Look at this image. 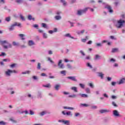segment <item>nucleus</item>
Here are the masks:
<instances>
[{"instance_id": "nucleus-38", "label": "nucleus", "mask_w": 125, "mask_h": 125, "mask_svg": "<svg viewBox=\"0 0 125 125\" xmlns=\"http://www.w3.org/2000/svg\"><path fill=\"white\" fill-rule=\"evenodd\" d=\"M61 74L62 75H63V76H66V71L62 70V71H61Z\"/></svg>"}, {"instance_id": "nucleus-18", "label": "nucleus", "mask_w": 125, "mask_h": 125, "mask_svg": "<svg viewBox=\"0 0 125 125\" xmlns=\"http://www.w3.org/2000/svg\"><path fill=\"white\" fill-rule=\"evenodd\" d=\"M46 114H47V112L46 111H43L40 113V115L41 117H42L43 116H44V115H46Z\"/></svg>"}, {"instance_id": "nucleus-56", "label": "nucleus", "mask_w": 125, "mask_h": 125, "mask_svg": "<svg viewBox=\"0 0 125 125\" xmlns=\"http://www.w3.org/2000/svg\"><path fill=\"white\" fill-rule=\"evenodd\" d=\"M16 65V64L15 63H13L10 65V67L11 68H14V67H15Z\"/></svg>"}, {"instance_id": "nucleus-17", "label": "nucleus", "mask_w": 125, "mask_h": 125, "mask_svg": "<svg viewBox=\"0 0 125 125\" xmlns=\"http://www.w3.org/2000/svg\"><path fill=\"white\" fill-rule=\"evenodd\" d=\"M79 95L83 98H87V97H88V95L85 94H79Z\"/></svg>"}, {"instance_id": "nucleus-61", "label": "nucleus", "mask_w": 125, "mask_h": 125, "mask_svg": "<svg viewBox=\"0 0 125 125\" xmlns=\"http://www.w3.org/2000/svg\"><path fill=\"white\" fill-rule=\"evenodd\" d=\"M41 76L42 77H47V75L44 73H42Z\"/></svg>"}, {"instance_id": "nucleus-24", "label": "nucleus", "mask_w": 125, "mask_h": 125, "mask_svg": "<svg viewBox=\"0 0 125 125\" xmlns=\"http://www.w3.org/2000/svg\"><path fill=\"white\" fill-rule=\"evenodd\" d=\"M28 20L31 21V20H33V21H35V18H32V16L31 15H29L28 16Z\"/></svg>"}, {"instance_id": "nucleus-6", "label": "nucleus", "mask_w": 125, "mask_h": 125, "mask_svg": "<svg viewBox=\"0 0 125 125\" xmlns=\"http://www.w3.org/2000/svg\"><path fill=\"white\" fill-rule=\"evenodd\" d=\"M58 66L60 69H64L65 66L64 63H62V60H60L58 63Z\"/></svg>"}, {"instance_id": "nucleus-49", "label": "nucleus", "mask_w": 125, "mask_h": 125, "mask_svg": "<svg viewBox=\"0 0 125 125\" xmlns=\"http://www.w3.org/2000/svg\"><path fill=\"white\" fill-rule=\"evenodd\" d=\"M112 105H113V106H114V107H118V105L116 104V103L115 102H112Z\"/></svg>"}, {"instance_id": "nucleus-36", "label": "nucleus", "mask_w": 125, "mask_h": 125, "mask_svg": "<svg viewBox=\"0 0 125 125\" xmlns=\"http://www.w3.org/2000/svg\"><path fill=\"white\" fill-rule=\"evenodd\" d=\"M76 97L77 95L76 94L70 95L68 96V97H69L70 98H74Z\"/></svg>"}, {"instance_id": "nucleus-34", "label": "nucleus", "mask_w": 125, "mask_h": 125, "mask_svg": "<svg viewBox=\"0 0 125 125\" xmlns=\"http://www.w3.org/2000/svg\"><path fill=\"white\" fill-rule=\"evenodd\" d=\"M87 67H88L90 69H92V65L90 64V63L87 62L86 63Z\"/></svg>"}, {"instance_id": "nucleus-57", "label": "nucleus", "mask_w": 125, "mask_h": 125, "mask_svg": "<svg viewBox=\"0 0 125 125\" xmlns=\"http://www.w3.org/2000/svg\"><path fill=\"white\" fill-rule=\"evenodd\" d=\"M116 84H117V82H112L111 83V85H112L113 86H115V85H116Z\"/></svg>"}, {"instance_id": "nucleus-8", "label": "nucleus", "mask_w": 125, "mask_h": 125, "mask_svg": "<svg viewBox=\"0 0 125 125\" xmlns=\"http://www.w3.org/2000/svg\"><path fill=\"white\" fill-rule=\"evenodd\" d=\"M58 122H59V123H62V124H64V125H70V121H69V120H60L58 121Z\"/></svg>"}, {"instance_id": "nucleus-46", "label": "nucleus", "mask_w": 125, "mask_h": 125, "mask_svg": "<svg viewBox=\"0 0 125 125\" xmlns=\"http://www.w3.org/2000/svg\"><path fill=\"white\" fill-rule=\"evenodd\" d=\"M48 61H49L50 63H52V64H54V62H53L52 60H51V59L50 58H48Z\"/></svg>"}, {"instance_id": "nucleus-11", "label": "nucleus", "mask_w": 125, "mask_h": 125, "mask_svg": "<svg viewBox=\"0 0 125 125\" xmlns=\"http://www.w3.org/2000/svg\"><path fill=\"white\" fill-rule=\"evenodd\" d=\"M68 80H71L73 82H78V80L76 78V76H68L67 77Z\"/></svg>"}, {"instance_id": "nucleus-15", "label": "nucleus", "mask_w": 125, "mask_h": 125, "mask_svg": "<svg viewBox=\"0 0 125 125\" xmlns=\"http://www.w3.org/2000/svg\"><path fill=\"white\" fill-rule=\"evenodd\" d=\"M28 45L29 46H32L33 45H35V42L32 40H30L28 41Z\"/></svg>"}, {"instance_id": "nucleus-32", "label": "nucleus", "mask_w": 125, "mask_h": 125, "mask_svg": "<svg viewBox=\"0 0 125 125\" xmlns=\"http://www.w3.org/2000/svg\"><path fill=\"white\" fill-rule=\"evenodd\" d=\"M24 36V34H19V37H20L21 38V40H22V41H25V38H24L23 37Z\"/></svg>"}, {"instance_id": "nucleus-45", "label": "nucleus", "mask_w": 125, "mask_h": 125, "mask_svg": "<svg viewBox=\"0 0 125 125\" xmlns=\"http://www.w3.org/2000/svg\"><path fill=\"white\" fill-rule=\"evenodd\" d=\"M109 62H111L112 63H114V62H116V60H115L114 59H113V58L110 59L109 60Z\"/></svg>"}, {"instance_id": "nucleus-27", "label": "nucleus", "mask_w": 125, "mask_h": 125, "mask_svg": "<svg viewBox=\"0 0 125 125\" xmlns=\"http://www.w3.org/2000/svg\"><path fill=\"white\" fill-rule=\"evenodd\" d=\"M30 73H31V71L29 70H27V71H24L23 72H22L21 74H22V75H26L27 74L28 75H29V74H30Z\"/></svg>"}, {"instance_id": "nucleus-3", "label": "nucleus", "mask_w": 125, "mask_h": 125, "mask_svg": "<svg viewBox=\"0 0 125 125\" xmlns=\"http://www.w3.org/2000/svg\"><path fill=\"white\" fill-rule=\"evenodd\" d=\"M98 2H99V3H103V4L104 5V8L107 9L109 13H113V12H114V11L113 9H112V7H111L110 5L107 4L106 3L103 2L102 0H99Z\"/></svg>"}, {"instance_id": "nucleus-26", "label": "nucleus", "mask_w": 125, "mask_h": 125, "mask_svg": "<svg viewBox=\"0 0 125 125\" xmlns=\"http://www.w3.org/2000/svg\"><path fill=\"white\" fill-rule=\"evenodd\" d=\"M11 20V18L10 17H8L5 18V21L6 22H10V21Z\"/></svg>"}, {"instance_id": "nucleus-29", "label": "nucleus", "mask_w": 125, "mask_h": 125, "mask_svg": "<svg viewBox=\"0 0 125 125\" xmlns=\"http://www.w3.org/2000/svg\"><path fill=\"white\" fill-rule=\"evenodd\" d=\"M10 121H11V122H12V123H13L14 124H16V123H17V121H16V120H14V118H13L12 117L10 118Z\"/></svg>"}, {"instance_id": "nucleus-63", "label": "nucleus", "mask_w": 125, "mask_h": 125, "mask_svg": "<svg viewBox=\"0 0 125 125\" xmlns=\"http://www.w3.org/2000/svg\"><path fill=\"white\" fill-rule=\"evenodd\" d=\"M29 112H30L29 113L30 115H34V114H35V112H34V111L32 110H30Z\"/></svg>"}, {"instance_id": "nucleus-60", "label": "nucleus", "mask_w": 125, "mask_h": 125, "mask_svg": "<svg viewBox=\"0 0 125 125\" xmlns=\"http://www.w3.org/2000/svg\"><path fill=\"white\" fill-rule=\"evenodd\" d=\"M5 55H6L5 54V53H4V52H2V53H1V54H0V57H1V56H5Z\"/></svg>"}, {"instance_id": "nucleus-28", "label": "nucleus", "mask_w": 125, "mask_h": 125, "mask_svg": "<svg viewBox=\"0 0 125 125\" xmlns=\"http://www.w3.org/2000/svg\"><path fill=\"white\" fill-rule=\"evenodd\" d=\"M42 26L43 28H44L45 29H48V28L47 26V25H46V24H45L44 23H42Z\"/></svg>"}, {"instance_id": "nucleus-13", "label": "nucleus", "mask_w": 125, "mask_h": 125, "mask_svg": "<svg viewBox=\"0 0 125 125\" xmlns=\"http://www.w3.org/2000/svg\"><path fill=\"white\" fill-rule=\"evenodd\" d=\"M109 112H110V110H108V109H101L100 110V113H101V114H104L105 113H109Z\"/></svg>"}, {"instance_id": "nucleus-1", "label": "nucleus", "mask_w": 125, "mask_h": 125, "mask_svg": "<svg viewBox=\"0 0 125 125\" xmlns=\"http://www.w3.org/2000/svg\"><path fill=\"white\" fill-rule=\"evenodd\" d=\"M0 43L2 45L4 49H8V48H12V45L8 42L7 40L0 41Z\"/></svg>"}, {"instance_id": "nucleus-44", "label": "nucleus", "mask_w": 125, "mask_h": 125, "mask_svg": "<svg viewBox=\"0 0 125 125\" xmlns=\"http://www.w3.org/2000/svg\"><path fill=\"white\" fill-rule=\"evenodd\" d=\"M16 2L17 3H22V2H23V0H16Z\"/></svg>"}, {"instance_id": "nucleus-59", "label": "nucleus", "mask_w": 125, "mask_h": 125, "mask_svg": "<svg viewBox=\"0 0 125 125\" xmlns=\"http://www.w3.org/2000/svg\"><path fill=\"white\" fill-rule=\"evenodd\" d=\"M48 53L49 55H51L53 54V52H52V51L51 50H50L49 51H48Z\"/></svg>"}, {"instance_id": "nucleus-14", "label": "nucleus", "mask_w": 125, "mask_h": 125, "mask_svg": "<svg viewBox=\"0 0 125 125\" xmlns=\"http://www.w3.org/2000/svg\"><path fill=\"white\" fill-rule=\"evenodd\" d=\"M98 77H100V78H101L102 80H103V79H104V74H103V72H98Z\"/></svg>"}, {"instance_id": "nucleus-41", "label": "nucleus", "mask_w": 125, "mask_h": 125, "mask_svg": "<svg viewBox=\"0 0 125 125\" xmlns=\"http://www.w3.org/2000/svg\"><path fill=\"white\" fill-rule=\"evenodd\" d=\"M38 97L39 98H42V93L41 92H38Z\"/></svg>"}, {"instance_id": "nucleus-35", "label": "nucleus", "mask_w": 125, "mask_h": 125, "mask_svg": "<svg viewBox=\"0 0 125 125\" xmlns=\"http://www.w3.org/2000/svg\"><path fill=\"white\" fill-rule=\"evenodd\" d=\"M55 18L56 20H60L61 19L62 17L60 16H56L55 17Z\"/></svg>"}, {"instance_id": "nucleus-33", "label": "nucleus", "mask_w": 125, "mask_h": 125, "mask_svg": "<svg viewBox=\"0 0 125 125\" xmlns=\"http://www.w3.org/2000/svg\"><path fill=\"white\" fill-rule=\"evenodd\" d=\"M24 36V34H19V37H20L21 38V40H22V41H25V38H24L23 37Z\"/></svg>"}, {"instance_id": "nucleus-9", "label": "nucleus", "mask_w": 125, "mask_h": 125, "mask_svg": "<svg viewBox=\"0 0 125 125\" xmlns=\"http://www.w3.org/2000/svg\"><path fill=\"white\" fill-rule=\"evenodd\" d=\"M113 115L114 117H121V115L119 113V111L117 110H114L113 111Z\"/></svg>"}, {"instance_id": "nucleus-10", "label": "nucleus", "mask_w": 125, "mask_h": 125, "mask_svg": "<svg viewBox=\"0 0 125 125\" xmlns=\"http://www.w3.org/2000/svg\"><path fill=\"white\" fill-rule=\"evenodd\" d=\"M5 74L7 77H10V76H11V74H12V70L8 69L5 72Z\"/></svg>"}, {"instance_id": "nucleus-43", "label": "nucleus", "mask_w": 125, "mask_h": 125, "mask_svg": "<svg viewBox=\"0 0 125 125\" xmlns=\"http://www.w3.org/2000/svg\"><path fill=\"white\" fill-rule=\"evenodd\" d=\"M96 46H97V47H101V46H102V44L101 43H97Z\"/></svg>"}, {"instance_id": "nucleus-20", "label": "nucleus", "mask_w": 125, "mask_h": 125, "mask_svg": "<svg viewBox=\"0 0 125 125\" xmlns=\"http://www.w3.org/2000/svg\"><path fill=\"white\" fill-rule=\"evenodd\" d=\"M76 33L77 35H83L84 33V30L77 31Z\"/></svg>"}, {"instance_id": "nucleus-50", "label": "nucleus", "mask_w": 125, "mask_h": 125, "mask_svg": "<svg viewBox=\"0 0 125 125\" xmlns=\"http://www.w3.org/2000/svg\"><path fill=\"white\" fill-rule=\"evenodd\" d=\"M61 2H62V3H63V5H66V1H65V0H61Z\"/></svg>"}, {"instance_id": "nucleus-40", "label": "nucleus", "mask_w": 125, "mask_h": 125, "mask_svg": "<svg viewBox=\"0 0 125 125\" xmlns=\"http://www.w3.org/2000/svg\"><path fill=\"white\" fill-rule=\"evenodd\" d=\"M85 91L86 93H90V89H89V88H86L85 89Z\"/></svg>"}, {"instance_id": "nucleus-22", "label": "nucleus", "mask_w": 125, "mask_h": 125, "mask_svg": "<svg viewBox=\"0 0 125 125\" xmlns=\"http://www.w3.org/2000/svg\"><path fill=\"white\" fill-rule=\"evenodd\" d=\"M89 105L85 104H81L80 107H89Z\"/></svg>"}, {"instance_id": "nucleus-19", "label": "nucleus", "mask_w": 125, "mask_h": 125, "mask_svg": "<svg viewBox=\"0 0 125 125\" xmlns=\"http://www.w3.org/2000/svg\"><path fill=\"white\" fill-rule=\"evenodd\" d=\"M63 109H67L68 110H75V108L74 107H71L69 106H63Z\"/></svg>"}, {"instance_id": "nucleus-54", "label": "nucleus", "mask_w": 125, "mask_h": 125, "mask_svg": "<svg viewBox=\"0 0 125 125\" xmlns=\"http://www.w3.org/2000/svg\"><path fill=\"white\" fill-rule=\"evenodd\" d=\"M111 99H113V100L117 99V96L115 95H112L111 96Z\"/></svg>"}, {"instance_id": "nucleus-30", "label": "nucleus", "mask_w": 125, "mask_h": 125, "mask_svg": "<svg viewBox=\"0 0 125 125\" xmlns=\"http://www.w3.org/2000/svg\"><path fill=\"white\" fill-rule=\"evenodd\" d=\"M71 89H72V90H74V91H75V92H78V89H77V87H72L71 88Z\"/></svg>"}, {"instance_id": "nucleus-16", "label": "nucleus", "mask_w": 125, "mask_h": 125, "mask_svg": "<svg viewBox=\"0 0 125 125\" xmlns=\"http://www.w3.org/2000/svg\"><path fill=\"white\" fill-rule=\"evenodd\" d=\"M125 78L121 79L118 82V84H123L125 83Z\"/></svg>"}, {"instance_id": "nucleus-31", "label": "nucleus", "mask_w": 125, "mask_h": 125, "mask_svg": "<svg viewBox=\"0 0 125 125\" xmlns=\"http://www.w3.org/2000/svg\"><path fill=\"white\" fill-rule=\"evenodd\" d=\"M59 87H60V84H56L55 85V88L56 90H59Z\"/></svg>"}, {"instance_id": "nucleus-23", "label": "nucleus", "mask_w": 125, "mask_h": 125, "mask_svg": "<svg viewBox=\"0 0 125 125\" xmlns=\"http://www.w3.org/2000/svg\"><path fill=\"white\" fill-rule=\"evenodd\" d=\"M43 87H46L47 88H50L51 87V85L50 83H48L45 85H43Z\"/></svg>"}, {"instance_id": "nucleus-48", "label": "nucleus", "mask_w": 125, "mask_h": 125, "mask_svg": "<svg viewBox=\"0 0 125 125\" xmlns=\"http://www.w3.org/2000/svg\"><path fill=\"white\" fill-rule=\"evenodd\" d=\"M13 45H14V46H17V45H18V43L15 42H12Z\"/></svg>"}, {"instance_id": "nucleus-58", "label": "nucleus", "mask_w": 125, "mask_h": 125, "mask_svg": "<svg viewBox=\"0 0 125 125\" xmlns=\"http://www.w3.org/2000/svg\"><path fill=\"white\" fill-rule=\"evenodd\" d=\"M66 66L68 69H72V66L70 64L68 63Z\"/></svg>"}, {"instance_id": "nucleus-42", "label": "nucleus", "mask_w": 125, "mask_h": 125, "mask_svg": "<svg viewBox=\"0 0 125 125\" xmlns=\"http://www.w3.org/2000/svg\"><path fill=\"white\" fill-rule=\"evenodd\" d=\"M21 114H25V115H27V114H29V111L27 110L22 111Z\"/></svg>"}, {"instance_id": "nucleus-39", "label": "nucleus", "mask_w": 125, "mask_h": 125, "mask_svg": "<svg viewBox=\"0 0 125 125\" xmlns=\"http://www.w3.org/2000/svg\"><path fill=\"white\" fill-rule=\"evenodd\" d=\"M79 85L80 87H81V88H83V89L84 88V86H85L84 84H83V83H80Z\"/></svg>"}, {"instance_id": "nucleus-62", "label": "nucleus", "mask_w": 125, "mask_h": 125, "mask_svg": "<svg viewBox=\"0 0 125 125\" xmlns=\"http://www.w3.org/2000/svg\"><path fill=\"white\" fill-rule=\"evenodd\" d=\"M91 108L94 109H97V106L96 105L92 106Z\"/></svg>"}, {"instance_id": "nucleus-64", "label": "nucleus", "mask_w": 125, "mask_h": 125, "mask_svg": "<svg viewBox=\"0 0 125 125\" xmlns=\"http://www.w3.org/2000/svg\"><path fill=\"white\" fill-rule=\"evenodd\" d=\"M81 41L82 42H86V39H81Z\"/></svg>"}, {"instance_id": "nucleus-21", "label": "nucleus", "mask_w": 125, "mask_h": 125, "mask_svg": "<svg viewBox=\"0 0 125 125\" xmlns=\"http://www.w3.org/2000/svg\"><path fill=\"white\" fill-rule=\"evenodd\" d=\"M119 51V49L117 48H113L111 52H112V53H115L116 52H118Z\"/></svg>"}, {"instance_id": "nucleus-53", "label": "nucleus", "mask_w": 125, "mask_h": 125, "mask_svg": "<svg viewBox=\"0 0 125 125\" xmlns=\"http://www.w3.org/2000/svg\"><path fill=\"white\" fill-rule=\"evenodd\" d=\"M20 18H21V19L22 20V21H25V18H24V17L22 15H20Z\"/></svg>"}, {"instance_id": "nucleus-55", "label": "nucleus", "mask_w": 125, "mask_h": 125, "mask_svg": "<svg viewBox=\"0 0 125 125\" xmlns=\"http://www.w3.org/2000/svg\"><path fill=\"white\" fill-rule=\"evenodd\" d=\"M32 79H33V80H34L35 81H38V77L36 76H33Z\"/></svg>"}, {"instance_id": "nucleus-37", "label": "nucleus", "mask_w": 125, "mask_h": 125, "mask_svg": "<svg viewBox=\"0 0 125 125\" xmlns=\"http://www.w3.org/2000/svg\"><path fill=\"white\" fill-rule=\"evenodd\" d=\"M7 125V123L6 122H5L4 121L0 122V125Z\"/></svg>"}, {"instance_id": "nucleus-5", "label": "nucleus", "mask_w": 125, "mask_h": 125, "mask_svg": "<svg viewBox=\"0 0 125 125\" xmlns=\"http://www.w3.org/2000/svg\"><path fill=\"white\" fill-rule=\"evenodd\" d=\"M16 26H18V27H20V26H21V23H17V22H15L14 23H13V24H12L9 28V31H13V30H14L15 27H16Z\"/></svg>"}, {"instance_id": "nucleus-47", "label": "nucleus", "mask_w": 125, "mask_h": 125, "mask_svg": "<svg viewBox=\"0 0 125 125\" xmlns=\"http://www.w3.org/2000/svg\"><path fill=\"white\" fill-rule=\"evenodd\" d=\"M43 39H47V35L46 34V33L43 34Z\"/></svg>"}, {"instance_id": "nucleus-51", "label": "nucleus", "mask_w": 125, "mask_h": 125, "mask_svg": "<svg viewBox=\"0 0 125 125\" xmlns=\"http://www.w3.org/2000/svg\"><path fill=\"white\" fill-rule=\"evenodd\" d=\"M37 69H38V70H41V63H38Z\"/></svg>"}, {"instance_id": "nucleus-52", "label": "nucleus", "mask_w": 125, "mask_h": 125, "mask_svg": "<svg viewBox=\"0 0 125 125\" xmlns=\"http://www.w3.org/2000/svg\"><path fill=\"white\" fill-rule=\"evenodd\" d=\"M89 85L91 88H93V87H94V85H93V84H92V83H89Z\"/></svg>"}, {"instance_id": "nucleus-7", "label": "nucleus", "mask_w": 125, "mask_h": 125, "mask_svg": "<svg viewBox=\"0 0 125 125\" xmlns=\"http://www.w3.org/2000/svg\"><path fill=\"white\" fill-rule=\"evenodd\" d=\"M62 114L64 116H69V117H72L73 116V113H72L71 111H68L67 112H65V111H62Z\"/></svg>"}, {"instance_id": "nucleus-2", "label": "nucleus", "mask_w": 125, "mask_h": 125, "mask_svg": "<svg viewBox=\"0 0 125 125\" xmlns=\"http://www.w3.org/2000/svg\"><path fill=\"white\" fill-rule=\"evenodd\" d=\"M125 24V21L122 19H120L116 21L114 23V25L117 29H121L124 27V25Z\"/></svg>"}, {"instance_id": "nucleus-12", "label": "nucleus", "mask_w": 125, "mask_h": 125, "mask_svg": "<svg viewBox=\"0 0 125 125\" xmlns=\"http://www.w3.org/2000/svg\"><path fill=\"white\" fill-rule=\"evenodd\" d=\"M64 37H65L66 38H70V39H72L73 40H77V38H74V37L71 36V34H70V33L66 34L64 35Z\"/></svg>"}, {"instance_id": "nucleus-25", "label": "nucleus", "mask_w": 125, "mask_h": 125, "mask_svg": "<svg viewBox=\"0 0 125 125\" xmlns=\"http://www.w3.org/2000/svg\"><path fill=\"white\" fill-rule=\"evenodd\" d=\"M100 58L101 57L99 55H96L94 58V60H98L99 59H100Z\"/></svg>"}, {"instance_id": "nucleus-4", "label": "nucleus", "mask_w": 125, "mask_h": 125, "mask_svg": "<svg viewBox=\"0 0 125 125\" xmlns=\"http://www.w3.org/2000/svg\"><path fill=\"white\" fill-rule=\"evenodd\" d=\"M88 9H90V11H91L92 12H93L94 11V9H92L90 7H88L84 8L82 10H78L77 11V14L78 15L81 16L82 14H83V13H85V12H86V11H87Z\"/></svg>"}]
</instances>
